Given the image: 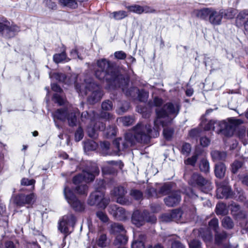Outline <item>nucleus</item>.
I'll use <instances>...</instances> for the list:
<instances>
[{
    "instance_id": "1",
    "label": "nucleus",
    "mask_w": 248,
    "mask_h": 248,
    "mask_svg": "<svg viewBox=\"0 0 248 248\" xmlns=\"http://www.w3.org/2000/svg\"><path fill=\"white\" fill-rule=\"evenodd\" d=\"M179 103L174 102L167 103L162 109H156V118L154 121L153 129L149 124H138L134 129L135 138L139 142L147 143L151 138L157 137L159 134V126L164 127L169 124L172 120L170 115L176 116L179 111Z\"/></svg>"
},
{
    "instance_id": "2",
    "label": "nucleus",
    "mask_w": 248,
    "mask_h": 248,
    "mask_svg": "<svg viewBox=\"0 0 248 248\" xmlns=\"http://www.w3.org/2000/svg\"><path fill=\"white\" fill-rule=\"evenodd\" d=\"M243 122L241 119L229 118L218 123L214 120L202 121L201 125L204 130H214L215 125H217L220 127L219 130L220 132L226 136L231 137L233 135L236 129Z\"/></svg>"
},
{
    "instance_id": "3",
    "label": "nucleus",
    "mask_w": 248,
    "mask_h": 248,
    "mask_svg": "<svg viewBox=\"0 0 248 248\" xmlns=\"http://www.w3.org/2000/svg\"><path fill=\"white\" fill-rule=\"evenodd\" d=\"M76 89L79 94L84 96L91 93L88 98V102L91 104H94L98 102L103 96L100 87L98 85L93 82L91 78L84 80V83L81 85L78 84L76 85Z\"/></svg>"
},
{
    "instance_id": "4",
    "label": "nucleus",
    "mask_w": 248,
    "mask_h": 248,
    "mask_svg": "<svg viewBox=\"0 0 248 248\" xmlns=\"http://www.w3.org/2000/svg\"><path fill=\"white\" fill-rule=\"evenodd\" d=\"M133 129H134V127ZM133 131L134 134H135L134 129H133ZM135 140L139 142L135 138V136L134 138L132 137L131 133H126L124 139L121 138L116 139L113 141V145L116 148V149L113 153L110 151V143L108 141L101 142L100 143L101 152L105 155H117L119 152L124 150L129 145H131L134 144L135 142Z\"/></svg>"
},
{
    "instance_id": "5",
    "label": "nucleus",
    "mask_w": 248,
    "mask_h": 248,
    "mask_svg": "<svg viewBox=\"0 0 248 248\" xmlns=\"http://www.w3.org/2000/svg\"><path fill=\"white\" fill-rule=\"evenodd\" d=\"M98 68L95 75L99 79H105L109 82L115 84L118 80L121 79V76H118L114 72L113 67L109 61L105 59L97 62Z\"/></svg>"
},
{
    "instance_id": "6",
    "label": "nucleus",
    "mask_w": 248,
    "mask_h": 248,
    "mask_svg": "<svg viewBox=\"0 0 248 248\" xmlns=\"http://www.w3.org/2000/svg\"><path fill=\"white\" fill-rule=\"evenodd\" d=\"M79 114V111L78 109H73L69 111L67 109H58L53 113L54 121L56 126L59 127L56 124V120L62 122H65L66 120L68 121L70 126H75L77 124V115Z\"/></svg>"
},
{
    "instance_id": "7",
    "label": "nucleus",
    "mask_w": 248,
    "mask_h": 248,
    "mask_svg": "<svg viewBox=\"0 0 248 248\" xmlns=\"http://www.w3.org/2000/svg\"><path fill=\"white\" fill-rule=\"evenodd\" d=\"M99 169L96 165H93L91 169L83 170L73 178V183L75 185H79L82 182H89L93 181L95 177L99 174Z\"/></svg>"
},
{
    "instance_id": "8",
    "label": "nucleus",
    "mask_w": 248,
    "mask_h": 248,
    "mask_svg": "<svg viewBox=\"0 0 248 248\" xmlns=\"http://www.w3.org/2000/svg\"><path fill=\"white\" fill-rule=\"evenodd\" d=\"M189 184L193 186L201 187L204 193H207L212 189L211 183L205 180L198 173H193L189 180Z\"/></svg>"
},
{
    "instance_id": "9",
    "label": "nucleus",
    "mask_w": 248,
    "mask_h": 248,
    "mask_svg": "<svg viewBox=\"0 0 248 248\" xmlns=\"http://www.w3.org/2000/svg\"><path fill=\"white\" fill-rule=\"evenodd\" d=\"M97 187L96 190L91 193L88 203L90 205H96L100 208H105L108 204V201L104 198V194L103 191L98 190Z\"/></svg>"
},
{
    "instance_id": "10",
    "label": "nucleus",
    "mask_w": 248,
    "mask_h": 248,
    "mask_svg": "<svg viewBox=\"0 0 248 248\" xmlns=\"http://www.w3.org/2000/svg\"><path fill=\"white\" fill-rule=\"evenodd\" d=\"M65 198L70 206L77 211H81L84 209L83 203L79 201L76 197L73 191L65 187L64 189Z\"/></svg>"
},
{
    "instance_id": "11",
    "label": "nucleus",
    "mask_w": 248,
    "mask_h": 248,
    "mask_svg": "<svg viewBox=\"0 0 248 248\" xmlns=\"http://www.w3.org/2000/svg\"><path fill=\"white\" fill-rule=\"evenodd\" d=\"M147 215V212L144 211L143 213H141L139 211L136 210L134 212L132 216V222L136 226L140 227L142 225L145 220L147 222H150L154 223L156 221V218L154 215L150 216L148 218L145 217V216Z\"/></svg>"
},
{
    "instance_id": "12",
    "label": "nucleus",
    "mask_w": 248,
    "mask_h": 248,
    "mask_svg": "<svg viewBox=\"0 0 248 248\" xmlns=\"http://www.w3.org/2000/svg\"><path fill=\"white\" fill-rule=\"evenodd\" d=\"M76 222V218L73 215L69 214L64 216L60 221L58 229L63 233L69 234L70 227H73Z\"/></svg>"
},
{
    "instance_id": "13",
    "label": "nucleus",
    "mask_w": 248,
    "mask_h": 248,
    "mask_svg": "<svg viewBox=\"0 0 248 248\" xmlns=\"http://www.w3.org/2000/svg\"><path fill=\"white\" fill-rule=\"evenodd\" d=\"M36 200V196L33 193L28 195L20 194L13 198L14 202L19 206H23L26 204L32 206L35 203Z\"/></svg>"
},
{
    "instance_id": "14",
    "label": "nucleus",
    "mask_w": 248,
    "mask_h": 248,
    "mask_svg": "<svg viewBox=\"0 0 248 248\" xmlns=\"http://www.w3.org/2000/svg\"><path fill=\"white\" fill-rule=\"evenodd\" d=\"M104 129L105 125L103 123L97 121L95 119V116L94 115L93 119L91 120L90 124L87 128L89 136L92 138H96L98 136V131Z\"/></svg>"
},
{
    "instance_id": "15",
    "label": "nucleus",
    "mask_w": 248,
    "mask_h": 248,
    "mask_svg": "<svg viewBox=\"0 0 248 248\" xmlns=\"http://www.w3.org/2000/svg\"><path fill=\"white\" fill-rule=\"evenodd\" d=\"M19 31V27L16 25H11L9 21L4 17L0 18V32L6 33L9 36H13L15 32Z\"/></svg>"
},
{
    "instance_id": "16",
    "label": "nucleus",
    "mask_w": 248,
    "mask_h": 248,
    "mask_svg": "<svg viewBox=\"0 0 248 248\" xmlns=\"http://www.w3.org/2000/svg\"><path fill=\"white\" fill-rule=\"evenodd\" d=\"M108 212L113 217L117 220H123L126 217L124 209L116 205H111L108 207Z\"/></svg>"
},
{
    "instance_id": "17",
    "label": "nucleus",
    "mask_w": 248,
    "mask_h": 248,
    "mask_svg": "<svg viewBox=\"0 0 248 248\" xmlns=\"http://www.w3.org/2000/svg\"><path fill=\"white\" fill-rule=\"evenodd\" d=\"M181 196L179 191H174L169 194L168 196L164 198V201L166 205L169 207H172L177 205L181 201Z\"/></svg>"
},
{
    "instance_id": "18",
    "label": "nucleus",
    "mask_w": 248,
    "mask_h": 248,
    "mask_svg": "<svg viewBox=\"0 0 248 248\" xmlns=\"http://www.w3.org/2000/svg\"><path fill=\"white\" fill-rule=\"evenodd\" d=\"M217 197L218 199L228 198L232 195L230 186L222 183L217 184Z\"/></svg>"
},
{
    "instance_id": "19",
    "label": "nucleus",
    "mask_w": 248,
    "mask_h": 248,
    "mask_svg": "<svg viewBox=\"0 0 248 248\" xmlns=\"http://www.w3.org/2000/svg\"><path fill=\"white\" fill-rule=\"evenodd\" d=\"M224 15V10L216 11L212 9L209 18V22L213 25H219Z\"/></svg>"
},
{
    "instance_id": "20",
    "label": "nucleus",
    "mask_w": 248,
    "mask_h": 248,
    "mask_svg": "<svg viewBox=\"0 0 248 248\" xmlns=\"http://www.w3.org/2000/svg\"><path fill=\"white\" fill-rule=\"evenodd\" d=\"M126 193V191L124 188L122 186H117L114 187L111 191V194L115 197H117V201L121 204H125L126 202L124 198V196Z\"/></svg>"
},
{
    "instance_id": "21",
    "label": "nucleus",
    "mask_w": 248,
    "mask_h": 248,
    "mask_svg": "<svg viewBox=\"0 0 248 248\" xmlns=\"http://www.w3.org/2000/svg\"><path fill=\"white\" fill-rule=\"evenodd\" d=\"M139 240H135L131 245V248H145L144 242L143 241L145 238L144 234H140L139 235ZM147 248H163L160 245H158L154 247L149 246Z\"/></svg>"
},
{
    "instance_id": "22",
    "label": "nucleus",
    "mask_w": 248,
    "mask_h": 248,
    "mask_svg": "<svg viewBox=\"0 0 248 248\" xmlns=\"http://www.w3.org/2000/svg\"><path fill=\"white\" fill-rule=\"evenodd\" d=\"M110 240L108 238L106 234L101 233L98 234L96 239V244L100 248H104L109 245Z\"/></svg>"
},
{
    "instance_id": "23",
    "label": "nucleus",
    "mask_w": 248,
    "mask_h": 248,
    "mask_svg": "<svg viewBox=\"0 0 248 248\" xmlns=\"http://www.w3.org/2000/svg\"><path fill=\"white\" fill-rule=\"evenodd\" d=\"M109 232L111 234L117 235L120 233L125 232V231L121 224L113 223L110 226Z\"/></svg>"
},
{
    "instance_id": "24",
    "label": "nucleus",
    "mask_w": 248,
    "mask_h": 248,
    "mask_svg": "<svg viewBox=\"0 0 248 248\" xmlns=\"http://www.w3.org/2000/svg\"><path fill=\"white\" fill-rule=\"evenodd\" d=\"M199 235L205 243L209 242L212 239V235L210 231L207 229H200Z\"/></svg>"
},
{
    "instance_id": "25",
    "label": "nucleus",
    "mask_w": 248,
    "mask_h": 248,
    "mask_svg": "<svg viewBox=\"0 0 248 248\" xmlns=\"http://www.w3.org/2000/svg\"><path fill=\"white\" fill-rule=\"evenodd\" d=\"M226 167L223 163H220L215 165V173L218 178L223 177L225 173Z\"/></svg>"
},
{
    "instance_id": "26",
    "label": "nucleus",
    "mask_w": 248,
    "mask_h": 248,
    "mask_svg": "<svg viewBox=\"0 0 248 248\" xmlns=\"http://www.w3.org/2000/svg\"><path fill=\"white\" fill-rule=\"evenodd\" d=\"M53 58V61L57 63L62 62H68L70 60L67 57L65 51H63L61 53H58L54 55Z\"/></svg>"
},
{
    "instance_id": "27",
    "label": "nucleus",
    "mask_w": 248,
    "mask_h": 248,
    "mask_svg": "<svg viewBox=\"0 0 248 248\" xmlns=\"http://www.w3.org/2000/svg\"><path fill=\"white\" fill-rule=\"evenodd\" d=\"M117 121L124 126H128L133 124L135 120L133 117L126 116L118 118Z\"/></svg>"
},
{
    "instance_id": "28",
    "label": "nucleus",
    "mask_w": 248,
    "mask_h": 248,
    "mask_svg": "<svg viewBox=\"0 0 248 248\" xmlns=\"http://www.w3.org/2000/svg\"><path fill=\"white\" fill-rule=\"evenodd\" d=\"M212 9L210 8H204L201 10H198L195 11V14L196 16L202 19H205L207 17L209 18V16L211 13Z\"/></svg>"
},
{
    "instance_id": "29",
    "label": "nucleus",
    "mask_w": 248,
    "mask_h": 248,
    "mask_svg": "<svg viewBox=\"0 0 248 248\" xmlns=\"http://www.w3.org/2000/svg\"><path fill=\"white\" fill-rule=\"evenodd\" d=\"M216 213L217 215H225L228 214V210L225 204L218 203L216 208Z\"/></svg>"
},
{
    "instance_id": "30",
    "label": "nucleus",
    "mask_w": 248,
    "mask_h": 248,
    "mask_svg": "<svg viewBox=\"0 0 248 248\" xmlns=\"http://www.w3.org/2000/svg\"><path fill=\"white\" fill-rule=\"evenodd\" d=\"M211 154L213 159L215 161L223 160L227 156L225 152L218 151H213L211 152Z\"/></svg>"
},
{
    "instance_id": "31",
    "label": "nucleus",
    "mask_w": 248,
    "mask_h": 248,
    "mask_svg": "<svg viewBox=\"0 0 248 248\" xmlns=\"http://www.w3.org/2000/svg\"><path fill=\"white\" fill-rule=\"evenodd\" d=\"M126 8L130 12L135 13L138 14H141L144 12L146 13L149 12L148 11L146 10V9H144L143 7L138 5H133L126 6Z\"/></svg>"
},
{
    "instance_id": "32",
    "label": "nucleus",
    "mask_w": 248,
    "mask_h": 248,
    "mask_svg": "<svg viewBox=\"0 0 248 248\" xmlns=\"http://www.w3.org/2000/svg\"><path fill=\"white\" fill-rule=\"evenodd\" d=\"M125 232H122L116 236L114 241L115 245L125 244L127 241V237L125 235Z\"/></svg>"
},
{
    "instance_id": "33",
    "label": "nucleus",
    "mask_w": 248,
    "mask_h": 248,
    "mask_svg": "<svg viewBox=\"0 0 248 248\" xmlns=\"http://www.w3.org/2000/svg\"><path fill=\"white\" fill-rule=\"evenodd\" d=\"M60 3L65 6L71 8H76L78 7L77 0H59Z\"/></svg>"
},
{
    "instance_id": "34",
    "label": "nucleus",
    "mask_w": 248,
    "mask_h": 248,
    "mask_svg": "<svg viewBox=\"0 0 248 248\" xmlns=\"http://www.w3.org/2000/svg\"><path fill=\"white\" fill-rule=\"evenodd\" d=\"M227 234L225 232H222L221 233L217 232L215 235V242L218 245H220L226 239Z\"/></svg>"
},
{
    "instance_id": "35",
    "label": "nucleus",
    "mask_w": 248,
    "mask_h": 248,
    "mask_svg": "<svg viewBox=\"0 0 248 248\" xmlns=\"http://www.w3.org/2000/svg\"><path fill=\"white\" fill-rule=\"evenodd\" d=\"M117 133V128L115 126H109L105 131L106 136L108 138H111L115 136Z\"/></svg>"
},
{
    "instance_id": "36",
    "label": "nucleus",
    "mask_w": 248,
    "mask_h": 248,
    "mask_svg": "<svg viewBox=\"0 0 248 248\" xmlns=\"http://www.w3.org/2000/svg\"><path fill=\"white\" fill-rule=\"evenodd\" d=\"M248 18V9L240 11L236 17L237 21L244 22Z\"/></svg>"
},
{
    "instance_id": "37",
    "label": "nucleus",
    "mask_w": 248,
    "mask_h": 248,
    "mask_svg": "<svg viewBox=\"0 0 248 248\" xmlns=\"http://www.w3.org/2000/svg\"><path fill=\"white\" fill-rule=\"evenodd\" d=\"M222 225L225 228L232 229L233 226V223L230 217H226L222 221Z\"/></svg>"
},
{
    "instance_id": "38",
    "label": "nucleus",
    "mask_w": 248,
    "mask_h": 248,
    "mask_svg": "<svg viewBox=\"0 0 248 248\" xmlns=\"http://www.w3.org/2000/svg\"><path fill=\"white\" fill-rule=\"evenodd\" d=\"M111 14L116 20H121L127 16V13L124 11L114 12Z\"/></svg>"
},
{
    "instance_id": "39",
    "label": "nucleus",
    "mask_w": 248,
    "mask_h": 248,
    "mask_svg": "<svg viewBox=\"0 0 248 248\" xmlns=\"http://www.w3.org/2000/svg\"><path fill=\"white\" fill-rule=\"evenodd\" d=\"M173 221H178L182 217V212L180 209H175L170 213Z\"/></svg>"
},
{
    "instance_id": "40",
    "label": "nucleus",
    "mask_w": 248,
    "mask_h": 248,
    "mask_svg": "<svg viewBox=\"0 0 248 248\" xmlns=\"http://www.w3.org/2000/svg\"><path fill=\"white\" fill-rule=\"evenodd\" d=\"M97 147V144L93 140H88L84 143V148L88 150H95Z\"/></svg>"
},
{
    "instance_id": "41",
    "label": "nucleus",
    "mask_w": 248,
    "mask_h": 248,
    "mask_svg": "<svg viewBox=\"0 0 248 248\" xmlns=\"http://www.w3.org/2000/svg\"><path fill=\"white\" fill-rule=\"evenodd\" d=\"M243 162L240 161L235 160L231 165V170L233 173H235L237 172L238 170L242 167Z\"/></svg>"
},
{
    "instance_id": "42",
    "label": "nucleus",
    "mask_w": 248,
    "mask_h": 248,
    "mask_svg": "<svg viewBox=\"0 0 248 248\" xmlns=\"http://www.w3.org/2000/svg\"><path fill=\"white\" fill-rule=\"evenodd\" d=\"M200 169L202 171L204 172H208L209 170V163L205 159H203L201 161L200 164Z\"/></svg>"
},
{
    "instance_id": "43",
    "label": "nucleus",
    "mask_w": 248,
    "mask_h": 248,
    "mask_svg": "<svg viewBox=\"0 0 248 248\" xmlns=\"http://www.w3.org/2000/svg\"><path fill=\"white\" fill-rule=\"evenodd\" d=\"M209 226L210 229L217 232V230L219 228L218 220L217 218H214L211 220L209 222Z\"/></svg>"
},
{
    "instance_id": "44",
    "label": "nucleus",
    "mask_w": 248,
    "mask_h": 248,
    "mask_svg": "<svg viewBox=\"0 0 248 248\" xmlns=\"http://www.w3.org/2000/svg\"><path fill=\"white\" fill-rule=\"evenodd\" d=\"M230 208L231 213L233 216H237L241 212L240 206L235 203H232L230 205Z\"/></svg>"
},
{
    "instance_id": "45",
    "label": "nucleus",
    "mask_w": 248,
    "mask_h": 248,
    "mask_svg": "<svg viewBox=\"0 0 248 248\" xmlns=\"http://www.w3.org/2000/svg\"><path fill=\"white\" fill-rule=\"evenodd\" d=\"M130 195L137 200H140L142 198V193L141 191L136 189H133L130 192Z\"/></svg>"
},
{
    "instance_id": "46",
    "label": "nucleus",
    "mask_w": 248,
    "mask_h": 248,
    "mask_svg": "<svg viewBox=\"0 0 248 248\" xmlns=\"http://www.w3.org/2000/svg\"><path fill=\"white\" fill-rule=\"evenodd\" d=\"M138 97L140 101H145L148 97V93L144 90L139 91Z\"/></svg>"
},
{
    "instance_id": "47",
    "label": "nucleus",
    "mask_w": 248,
    "mask_h": 248,
    "mask_svg": "<svg viewBox=\"0 0 248 248\" xmlns=\"http://www.w3.org/2000/svg\"><path fill=\"white\" fill-rule=\"evenodd\" d=\"M191 145L187 143H185L183 144L182 149H181V153L185 155H187L191 152Z\"/></svg>"
},
{
    "instance_id": "48",
    "label": "nucleus",
    "mask_w": 248,
    "mask_h": 248,
    "mask_svg": "<svg viewBox=\"0 0 248 248\" xmlns=\"http://www.w3.org/2000/svg\"><path fill=\"white\" fill-rule=\"evenodd\" d=\"M129 104L127 102H124L122 106H120L119 108L117 109V112L119 114H123L126 112L129 108Z\"/></svg>"
},
{
    "instance_id": "49",
    "label": "nucleus",
    "mask_w": 248,
    "mask_h": 248,
    "mask_svg": "<svg viewBox=\"0 0 248 248\" xmlns=\"http://www.w3.org/2000/svg\"><path fill=\"white\" fill-rule=\"evenodd\" d=\"M77 192L79 194H87L88 192V186L84 184H81L76 187Z\"/></svg>"
},
{
    "instance_id": "50",
    "label": "nucleus",
    "mask_w": 248,
    "mask_h": 248,
    "mask_svg": "<svg viewBox=\"0 0 248 248\" xmlns=\"http://www.w3.org/2000/svg\"><path fill=\"white\" fill-rule=\"evenodd\" d=\"M173 134V130L170 128H164L163 130L164 137L166 140H169L172 137Z\"/></svg>"
},
{
    "instance_id": "51",
    "label": "nucleus",
    "mask_w": 248,
    "mask_h": 248,
    "mask_svg": "<svg viewBox=\"0 0 248 248\" xmlns=\"http://www.w3.org/2000/svg\"><path fill=\"white\" fill-rule=\"evenodd\" d=\"M198 155L195 154L193 155L191 157L188 158L185 161V163L187 165H190L194 166L198 159Z\"/></svg>"
},
{
    "instance_id": "52",
    "label": "nucleus",
    "mask_w": 248,
    "mask_h": 248,
    "mask_svg": "<svg viewBox=\"0 0 248 248\" xmlns=\"http://www.w3.org/2000/svg\"><path fill=\"white\" fill-rule=\"evenodd\" d=\"M190 248H202L201 242L197 239H193L189 243Z\"/></svg>"
},
{
    "instance_id": "53",
    "label": "nucleus",
    "mask_w": 248,
    "mask_h": 248,
    "mask_svg": "<svg viewBox=\"0 0 248 248\" xmlns=\"http://www.w3.org/2000/svg\"><path fill=\"white\" fill-rule=\"evenodd\" d=\"M235 15V10L232 9H229L226 11L224 10V15L227 18L232 19Z\"/></svg>"
},
{
    "instance_id": "54",
    "label": "nucleus",
    "mask_w": 248,
    "mask_h": 248,
    "mask_svg": "<svg viewBox=\"0 0 248 248\" xmlns=\"http://www.w3.org/2000/svg\"><path fill=\"white\" fill-rule=\"evenodd\" d=\"M53 100L59 105H62L64 103V99L58 93H55L54 95Z\"/></svg>"
},
{
    "instance_id": "55",
    "label": "nucleus",
    "mask_w": 248,
    "mask_h": 248,
    "mask_svg": "<svg viewBox=\"0 0 248 248\" xmlns=\"http://www.w3.org/2000/svg\"><path fill=\"white\" fill-rule=\"evenodd\" d=\"M170 189L171 187L169 185H164L161 187L159 193L163 195H167L170 194L169 193L170 191Z\"/></svg>"
},
{
    "instance_id": "56",
    "label": "nucleus",
    "mask_w": 248,
    "mask_h": 248,
    "mask_svg": "<svg viewBox=\"0 0 248 248\" xmlns=\"http://www.w3.org/2000/svg\"><path fill=\"white\" fill-rule=\"evenodd\" d=\"M112 103L109 100L104 101L102 104V108L104 110H110L112 109Z\"/></svg>"
},
{
    "instance_id": "57",
    "label": "nucleus",
    "mask_w": 248,
    "mask_h": 248,
    "mask_svg": "<svg viewBox=\"0 0 248 248\" xmlns=\"http://www.w3.org/2000/svg\"><path fill=\"white\" fill-rule=\"evenodd\" d=\"M75 140L78 141L80 140L83 137V130L81 127H78L75 133Z\"/></svg>"
},
{
    "instance_id": "58",
    "label": "nucleus",
    "mask_w": 248,
    "mask_h": 248,
    "mask_svg": "<svg viewBox=\"0 0 248 248\" xmlns=\"http://www.w3.org/2000/svg\"><path fill=\"white\" fill-rule=\"evenodd\" d=\"M114 57L119 60H124L126 57V54L123 51H116L114 54Z\"/></svg>"
},
{
    "instance_id": "59",
    "label": "nucleus",
    "mask_w": 248,
    "mask_h": 248,
    "mask_svg": "<svg viewBox=\"0 0 248 248\" xmlns=\"http://www.w3.org/2000/svg\"><path fill=\"white\" fill-rule=\"evenodd\" d=\"M96 216L103 222H106L108 220L107 216L102 211L97 212L96 213Z\"/></svg>"
},
{
    "instance_id": "60",
    "label": "nucleus",
    "mask_w": 248,
    "mask_h": 248,
    "mask_svg": "<svg viewBox=\"0 0 248 248\" xmlns=\"http://www.w3.org/2000/svg\"><path fill=\"white\" fill-rule=\"evenodd\" d=\"M35 180L33 179H29L28 178H23L21 180V184L24 186H30L34 184Z\"/></svg>"
},
{
    "instance_id": "61",
    "label": "nucleus",
    "mask_w": 248,
    "mask_h": 248,
    "mask_svg": "<svg viewBox=\"0 0 248 248\" xmlns=\"http://www.w3.org/2000/svg\"><path fill=\"white\" fill-rule=\"evenodd\" d=\"M53 77L57 80L62 82L64 81L66 78L65 75L62 73H55L53 75Z\"/></svg>"
},
{
    "instance_id": "62",
    "label": "nucleus",
    "mask_w": 248,
    "mask_h": 248,
    "mask_svg": "<svg viewBox=\"0 0 248 248\" xmlns=\"http://www.w3.org/2000/svg\"><path fill=\"white\" fill-rule=\"evenodd\" d=\"M210 140L206 137H202L200 139V143L203 147H206L210 144Z\"/></svg>"
},
{
    "instance_id": "63",
    "label": "nucleus",
    "mask_w": 248,
    "mask_h": 248,
    "mask_svg": "<svg viewBox=\"0 0 248 248\" xmlns=\"http://www.w3.org/2000/svg\"><path fill=\"white\" fill-rule=\"evenodd\" d=\"M161 220L163 222H170L173 221L170 213H167L161 216Z\"/></svg>"
},
{
    "instance_id": "64",
    "label": "nucleus",
    "mask_w": 248,
    "mask_h": 248,
    "mask_svg": "<svg viewBox=\"0 0 248 248\" xmlns=\"http://www.w3.org/2000/svg\"><path fill=\"white\" fill-rule=\"evenodd\" d=\"M47 6L52 10H55L57 8V5L55 2L51 1V0H44Z\"/></svg>"
}]
</instances>
